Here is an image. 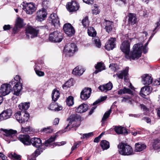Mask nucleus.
<instances>
[{
    "label": "nucleus",
    "mask_w": 160,
    "mask_h": 160,
    "mask_svg": "<svg viewBox=\"0 0 160 160\" xmlns=\"http://www.w3.org/2000/svg\"><path fill=\"white\" fill-rule=\"evenodd\" d=\"M116 41L115 38H110L106 43L105 46V49L108 51L112 50L115 47Z\"/></svg>",
    "instance_id": "obj_20"
},
{
    "label": "nucleus",
    "mask_w": 160,
    "mask_h": 160,
    "mask_svg": "<svg viewBox=\"0 0 160 160\" xmlns=\"http://www.w3.org/2000/svg\"><path fill=\"white\" fill-rule=\"evenodd\" d=\"M23 9L27 14H32L36 10L35 4L33 2L27 3L23 6Z\"/></svg>",
    "instance_id": "obj_11"
},
{
    "label": "nucleus",
    "mask_w": 160,
    "mask_h": 160,
    "mask_svg": "<svg viewBox=\"0 0 160 160\" xmlns=\"http://www.w3.org/2000/svg\"><path fill=\"white\" fill-rule=\"evenodd\" d=\"M113 87L112 83L109 82L108 83L100 86L98 89L102 92H107L108 91L111 90Z\"/></svg>",
    "instance_id": "obj_25"
},
{
    "label": "nucleus",
    "mask_w": 160,
    "mask_h": 160,
    "mask_svg": "<svg viewBox=\"0 0 160 160\" xmlns=\"http://www.w3.org/2000/svg\"><path fill=\"white\" fill-rule=\"evenodd\" d=\"M84 71V69L81 67L77 66L73 69L72 73L76 76H80L82 75Z\"/></svg>",
    "instance_id": "obj_29"
},
{
    "label": "nucleus",
    "mask_w": 160,
    "mask_h": 160,
    "mask_svg": "<svg viewBox=\"0 0 160 160\" xmlns=\"http://www.w3.org/2000/svg\"><path fill=\"white\" fill-rule=\"evenodd\" d=\"M9 156L12 159L20 160L21 159L20 155H18L14 152H11Z\"/></svg>",
    "instance_id": "obj_47"
},
{
    "label": "nucleus",
    "mask_w": 160,
    "mask_h": 160,
    "mask_svg": "<svg viewBox=\"0 0 160 160\" xmlns=\"http://www.w3.org/2000/svg\"><path fill=\"white\" fill-rule=\"evenodd\" d=\"M111 112V109H110L108 111H107L105 113L102 119L101 122H102V125H103L105 123V121L109 116Z\"/></svg>",
    "instance_id": "obj_36"
},
{
    "label": "nucleus",
    "mask_w": 160,
    "mask_h": 160,
    "mask_svg": "<svg viewBox=\"0 0 160 160\" xmlns=\"http://www.w3.org/2000/svg\"><path fill=\"white\" fill-rule=\"evenodd\" d=\"M3 28L4 31L9 30L11 28V26L9 25H5Z\"/></svg>",
    "instance_id": "obj_60"
},
{
    "label": "nucleus",
    "mask_w": 160,
    "mask_h": 160,
    "mask_svg": "<svg viewBox=\"0 0 160 160\" xmlns=\"http://www.w3.org/2000/svg\"><path fill=\"white\" fill-rule=\"evenodd\" d=\"M114 129L115 132L118 134H121L123 132L127 133L125 128L121 126H116Z\"/></svg>",
    "instance_id": "obj_37"
},
{
    "label": "nucleus",
    "mask_w": 160,
    "mask_h": 160,
    "mask_svg": "<svg viewBox=\"0 0 160 160\" xmlns=\"http://www.w3.org/2000/svg\"><path fill=\"white\" fill-rule=\"evenodd\" d=\"M41 153L39 149L36 150L33 153V155L35 154L37 157L38 155L40 154Z\"/></svg>",
    "instance_id": "obj_64"
},
{
    "label": "nucleus",
    "mask_w": 160,
    "mask_h": 160,
    "mask_svg": "<svg viewBox=\"0 0 160 160\" xmlns=\"http://www.w3.org/2000/svg\"><path fill=\"white\" fill-rule=\"evenodd\" d=\"M128 21L130 23L132 24H135L137 22L136 15L134 14L129 13L128 16Z\"/></svg>",
    "instance_id": "obj_39"
},
{
    "label": "nucleus",
    "mask_w": 160,
    "mask_h": 160,
    "mask_svg": "<svg viewBox=\"0 0 160 160\" xmlns=\"http://www.w3.org/2000/svg\"><path fill=\"white\" fill-rule=\"evenodd\" d=\"M107 98V97L106 96L102 97L100 98H99L98 99L95 101L93 103V105H96L101 102H102L104 100H105Z\"/></svg>",
    "instance_id": "obj_48"
},
{
    "label": "nucleus",
    "mask_w": 160,
    "mask_h": 160,
    "mask_svg": "<svg viewBox=\"0 0 160 160\" xmlns=\"http://www.w3.org/2000/svg\"><path fill=\"white\" fill-rule=\"evenodd\" d=\"M22 130L23 133H30L31 131V128L30 127L26 128L22 127Z\"/></svg>",
    "instance_id": "obj_54"
},
{
    "label": "nucleus",
    "mask_w": 160,
    "mask_h": 160,
    "mask_svg": "<svg viewBox=\"0 0 160 160\" xmlns=\"http://www.w3.org/2000/svg\"><path fill=\"white\" fill-rule=\"evenodd\" d=\"M142 44L140 43L135 44L133 47V50L130 53L125 56L126 58L131 60H136L141 57L142 55Z\"/></svg>",
    "instance_id": "obj_1"
},
{
    "label": "nucleus",
    "mask_w": 160,
    "mask_h": 160,
    "mask_svg": "<svg viewBox=\"0 0 160 160\" xmlns=\"http://www.w3.org/2000/svg\"><path fill=\"white\" fill-rule=\"evenodd\" d=\"M66 143V142L65 141H62L61 142H56L53 143V146H60L61 145H63Z\"/></svg>",
    "instance_id": "obj_58"
},
{
    "label": "nucleus",
    "mask_w": 160,
    "mask_h": 160,
    "mask_svg": "<svg viewBox=\"0 0 160 160\" xmlns=\"http://www.w3.org/2000/svg\"><path fill=\"white\" fill-rule=\"evenodd\" d=\"M41 131L42 132L45 133H51L53 132V129L51 127H49L44 128Z\"/></svg>",
    "instance_id": "obj_50"
},
{
    "label": "nucleus",
    "mask_w": 160,
    "mask_h": 160,
    "mask_svg": "<svg viewBox=\"0 0 160 160\" xmlns=\"http://www.w3.org/2000/svg\"><path fill=\"white\" fill-rule=\"evenodd\" d=\"M81 117L77 114H72L68 119V120H69V122L65 129L68 128L70 126L69 128L73 127H78L80 124Z\"/></svg>",
    "instance_id": "obj_3"
},
{
    "label": "nucleus",
    "mask_w": 160,
    "mask_h": 160,
    "mask_svg": "<svg viewBox=\"0 0 160 160\" xmlns=\"http://www.w3.org/2000/svg\"><path fill=\"white\" fill-rule=\"evenodd\" d=\"M72 85V83L71 81V80H69L67 81L63 85V88L67 87H69Z\"/></svg>",
    "instance_id": "obj_55"
},
{
    "label": "nucleus",
    "mask_w": 160,
    "mask_h": 160,
    "mask_svg": "<svg viewBox=\"0 0 160 160\" xmlns=\"http://www.w3.org/2000/svg\"><path fill=\"white\" fill-rule=\"evenodd\" d=\"M152 147L155 150L160 148V141L158 139L155 140L152 144Z\"/></svg>",
    "instance_id": "obj_46"
},
{
    "label": "nucleus",
    "mask_w": 160,
    "mask_h": 160,
    "mask_svg": "<svg viewBox=\"0 0 160 160\" xmlns=\"http://www.w3.org/2000/svg\"><path fill=\"white\" fill-rule=\"evenodd\" d=\"M131 41L125 40L122 42L120 46V49L125 54V56L130 53Z\"/></svg>",
    "instance_id": "obj_12"
},
{
    "label": "nucleus",
    "mask_w": 160,
    "mask_h": 160,
    "mask_svg": "<svg viewBox=\"0 0 160 160\" xmlns=\"http://www.w3.org/2000/svg\"><path fill=\"white\" fill-rule=\"evenodd\" d=\"M16 119L20 123H23L28 121L29 118V115L26 112H22L18 111L14 115Z\"/></svg>",
    "instance_id": "obj_6"
},
{
    "label": "nucleus",
    "mask_w": 160,
    "mask_h": 160,
    "mask_svg": "<svg viewBox=\"0 0 160 160\" xmlns=\"http://www.w3.org/2000/svg\"><path fill=\"white\" fill-rule=\"evenodd\" d=\"M96 69L94 72L95 74H97L98 72L105 69V66L101 62H98L95 67Z\"/></svg>",
    "instance_id": "obj_33"
},
{
    "label": "nucleus",
    "mask_w": 160,
    "mask_h": 160,
    "mask_svg": "<svg viewBox=\"0 0 160 160\" xmlns=\"http://www.w3.org/2000/svg\"><path fill=\"white\" fill-rule=\"evenodd\" d=\"M12 113V111L10 109H8L3 111L0 114V121L10 118Z\"/></svg>",
    "instance_id": "obj_21"
},
{
    "label": "nucleus",
    "mask_w": 160,
    "mask_h": 160,
    "mask_svg": "<svg viewBox=\"0 0 160 160\" xmlns=\"http://www.w3.org/2000/svg\"><path fill=\"white\" fill-rule=\"evenodd\" d=\"M92 42L96 47L99 48L101 46V43L99 39L97 37L92 38Z\"/></svg>",
    "instance_id": "obj_45"
},
{
    "label": "nucleus",
    "mask_w": 160,
    "mask_h": 160,
    "mask_svg": "<svg viewBox=\"0 0 160 160\" xmlns=\"http://www.w3.org/2000/svg\"><path fill=\"white\" fill-rule=\"evenodd\" d=\"M57 137V135L56 134L53 135V136H51L49 139L45 142V145L46 147H51L52 146L51 143L55 140Z\"/></svg>",
    "instance_id": "obj_35"
},
{
    "label": "nucleus",
    "mask_w": 160,
    "mask_h": 160,
    "mask_svg": "<svg viewBox=\"0 0 160 160\" xmlns=\"http://www.w3.org/2000/svg\"><path fill=\"white\" fill-rule=\"evenodd\" d=\"M55 102L51 103L48 108L50 110L55 111H59L61 110L62 109V107L59 106Z\"/></svg>",
    "instance_id": "obj_31"
},
{
    "label": "nucleus",
    "mask_w": 160,
    "mask_h": 160,
    "mask_svg": "<svg viewBox=\"0 0 160 160\" xmlns=\"http://www.w3.org/2000/svg\"><path fill=\"white\" fill-rule=\"evenodd\" d=\"M0 158L3 160H6L7 158V157L2 153L0 152Z\"/></svg>",
    "instance_id": "obj_61"
},
{
    "label": "nucleus",
    "mask_w": 160,
    "mask_h": 160,
    "mask_svg": "<svg viewBox=\"0 0 160 160\" xmlns=\"http://www.w3.org/2000/svg\"><path fill=\"white\" fill-rule=\"evenodd\" d=\"M132 92H133L132 91H131L129 89L126 88L125 87H124L123 88L120 89L118 91V94L119 95L125 93L131 94H132Z\"/></svg>",
    "instance_id": "obj_38"
},
{
    "label": "nucleus",
    "mask_w": 160,
    "mask_h": 160,
    "mask_svg": "<svg viewBox=\"0 0 160 160\" xmlns=\"http://www.w3.org/2000/svg\"><path fill=\"white\" fill-rule=\"evenodd\" d=\"M101 137V135H100L97 137L94 140V142H98Z\"/></svg>",
    "instance_id": "obj_62"
},
{
    "label": "nucleus",
    "mask_w": 160,
    "mask_h": 160,
    "mask_svg": "<svg viewBox=\"0 0 160 160\" xmlns=\"http://www.w3.org/2000/svg\"><path fill=\"white\" fill-rule=\"evenodd\" d=\"M77 50V47L73 43H68L64 47V51L67 52L69 56L73 55V53Z\"/></svg>",
    "instance_id": "obj_10"
},
{
    "label": "nucleus",
    "mask_w": 160,
    "mask_h": 160,
    "mask_svg": "<svg viewBox=\"0 0 160 160\" xmlns=\"http://www.w3.org/2000/svg\"><path fill=\"white\" fill-rule=\"evenodd\" d=\"M18 139L25 145H30V137L28 135H20L18 137Z\"/></svg>",
    "instance_id": "obj_22"
},
{
    "label": "nucleus",
    "mask_w": 160,
    "mask_h": 160,
    "mask_svg": "<svg viewBox=\"0 0 160 160\" xmlns=\"http://www.w3.org/2000/svg\"><path fill=\"white\" fill-rule=\"evenodd\" d=\"M60 97V93L58 90L57 89H54L52 91V99L54 102L57 100Z\"/></svg>",
    "instance_id": "obj_34"
},
{
    "label": "nucleus",
    "mask_w": 160,
    "mask_h": 160,
    "mask_svg": "<svg viewBox=\"0 0 160 160\" xmlns=\"http://www.w3.org/2000/svg\"><path fill=\"white\" fill-rule=\"evenodd\" d=\"M49 40L52 42H60L62 40V36L60 32L55 31L49 34Z\"/></svg>",
    "instance_id": "obj_8"
},
{
    "label": "nucleus",
    "mask_w": 160,
    "mask_h": 160,
    "mask_svg": "<svg viewBox=\"0 0 160 160\" xmlns=\"http://www.w3.org/2000/svg\"><path fill=\"white\" fill-rule=\"evenodd\" d=\"M66 8L69 12L75 11L79 9V6L78 4L75 1L68 2L66 5Z\"/></svg>",
    "instance_id": "obj_15"
},
{
    "label": "nucleus",
    "mask_w": 160,
    "mask_h": 160,
    "mask_svg": "<svg viewBox=\"0 0 160 160\" xmlns=\"http://www.w3.org/2000/svg\"><path fill=\"white\" fill-rule=\"evenodd\" d=\"M151 92L150 87L149 86H145L141 88L140 95L143 98L148 95Z\"/></svg>",
    "instance_id": "obj_27"
},
{
    "label": "nucleus",
    "mask_w": 160,
    "mask_h": 160,
    "mask_svg": "<svg viewBox=\"0 0 160 160\" xmlns=\"http://www.w3.org/2000/svg\"><path fill=\"white\" fill-rule=\"evenodd\" d=\"M12 87L10 84H4L2 85L1 87L0 91L3 96H5L8 94L11 91Z\"/></svg>",
    "instance_id": "obj_19"
},
{
    "label": "nucleus",
    "mask_w": 160,
    "mask_h": 160,
    "mask_svg": "<svg viewBox=\"0 0 160 160\" xmlns=\"http://www.w3.org/2000/svg\"><path fill=\"white\" fill-rule=\"evenodd\" d=\"M48 20L49 22L54 27H58L60 26L59 20L58 16L56 13L51 14L49 17Z\"/></svg>",
    "instance_id": "obj_14"
},
{
    "label": "nucleus",
    "mask_w": 160,
    "mask_h": 160,
    "mask_svg": "<svg viewBox=\"0 0 160 160\" xmlns=\"http://www.w3.org/2000/svg\"><path fill=\"white\" fill-rule=\"evenodd\" d=\"M148 42H147L145 43L144 47L143 48H142V49H143V52L144 53H146L148 52V48L147 47V46L148 45Z\"/></svg>",
    "instance_id": "obj_57"
},
{
    "label": "nucleus",
    "mask_w": 160,
    "mask_h": 160,
    "mask_svg": "<svg viewBox=\"0 0 160 160\" xmlns=\"http://www.w3.org/2000/svg\"><path fill=\"white\" fill-rule=\"evenodd\" d=\"M84 2L89 5H92L94 2V0H83Z\"/></svg>",
    "instance_id": "obj_59"
},
{
    "label": "nucleus",
    "mask_w": 160,
    "mask_h": 160,
    "mask_svg": "<svg viewBox=\"0 0 160 160\" xmlns=\"http://www.w3.org/2000/svg\"><path fill=\"white\" fill-rule=\"evenodd\" d=\"M94 9L92 10L93 14L96 15L98 14L100 11L98 8V6L96 4H95L94 6Z\"/></svg>",
    "instance_id": "obj_53"
},
{
    "label": "nucleus",
    "mask_w": 160,
    "mask_h": 160,
    "mask_svg": "<svg viewBox=\"0 0 160 160\" xmlns=\"http://www.w3.org/2000/svg\"><path fill=\"white\" fill-rule=\"evenodd\" d=\"M67 104L69 106H72L74 104L73 98L72 96H69L66 100Z\"/></svg>",
    "instance_id": "obj_44"
},
{
    "label": "nucleus",
    "mask_w": 160,
    "mask_h": 160,
    "mask_svg": "<svg viewBox=\"0 0 160 160\" xmlns=\"http://www.w3.org/2000/svg\"><path fill=\"white\" fill-rule=\"evenodd\" d=\"M146 148V145L140 142L136 143L135 144V151L136 152L142 151Z\"/></svg>",
    "instance_id": "obj_32"
},
{
    "label": "nucleus",
    "mask_w": 160,
    "mask_h": 160,
    "mask_svg": "<svg viewBox=\"0 0 160 160\" xmlns=\"http://www.w3.org/2000/svg\"><path fill=\"white\" fill-rule=\"evenodd\" d=\"M82 23L84 28H87L89 25V22L88 17H85L82 20Z\"/></svg>",
    "instance_id": "obj_43"
},
{
    "label": "nucleus",
    "mask_w": 160,
    "mask_h": 160,
    "mask_svg": "<svg viewBox=\"0 0 160 160\" xmlns=\"http://www.w3.org/2000/svg\"><path fill=\"white\" fill-rule=\"evenodd\" d=\"M128 67H126L125 69L119 71L117 73L116 75L119 79H122L124 77L125 81H128Z\"/></svg>",
    "instance_id": "obj_18"
},
{
    "label": "nucleus",
    "mask_w": 160,
    "mask_h": 160,
    "mask_svg": "<svg viewBox=\"0 0 160 160\" xmlns=\"http://www.w3.org/2000/svg\"><path fill=\"white\" fill-rule=\"evenodd\" d=\"M30 144L36 148H39L42 146V141L41 140L38 138H34L30 139Z\"/></svg>",
    "instance_id": "obj_26"
},
{
    "label": "nucleus",
    "mask_w": 160,
    "mask_h": 160,
    "mask_svg": "<svg viewBox=\"0 0 160 160\" xmlns=\"http://www.w3.org/2000/svg\"><path fill=\"white\" fill-rule=\"evenodd\" d=\"M117 4L120 6H125L127 4L126 0H117Z\"/></svg>",
    "instance_id": "obj_52"
},
{
    "label": "nucleus",
    "mask_w": 160,
    "mask_h": 160,
    "mask_svg": "<svg viewBox=\"0 0 160 160\" xmlns=\"http://www.w3.org/2000/svg\"><path fill=\"white\" fill-rule=\"evenodd\" d=\"M30 103L29 102L21 103L19 105L18 107L21 110H26L28 109L30 106Z\"/></svg>",
    "instance_id": "obj_41"
},
{
    "label": "nucleus",
    "mask_w": 160,
    "mask_h": 160,
    "mask_svg": "<svg viewBox=\"0 0 160 160\" xmlns=\"http://www.w3.org/2000/svg\"><path fill=\"white\" fill-rule=\"evenodd\" d=\"M81 141H79L77 142H75L74 143L73 146L71 148V152H70V154L72 153V151L76 149L78 147H79V145L81 144Z\"/></svg>",
    "instance_id": "obj_49"
},
{
    "label": "nucleus",
    "mask_w": 160,
    "mask_h": 160,
    "mask_svg": "<svg viewBox=\"0 0 160 160\" xmlns=\"http://www.w3.org/2000/svg\"><path fill=\"white\" fill-rule=\"evenodd\" d=\"M88 108V106L87 104L82 103L76 109V111L78 113H83L86 112Z\"/></svg>",
    "instance_id": "obj_28"
},
{
    "label": "nucleus",
    "mask_w": 160,
    "mask_h": 160,
    "mask_svg": "<svg viewBox=\"0 0 160 160\" xmlns=\"http://www.w3.org/2000/svg\"><path fill=\"white\" fill-rule=\"evenodd\" d=\"M129 95L125 96V97H122V99L121 100L122 102H124L132 104L133 102H138V100L139 99L136 95H134L133 93L132 94H129Z\"/></svg>",
    "instance_id": "obj_9"
},
{
    "label": "nucleus",
    "mask_w": 160,
    "mask_h": 160,
    "mask_svg": "<svg viewBox=\"0 0 160 160\" xmlns=\"http://www.w3.org/2000/svg\"><path fill=\"white\" fill-rule=\"evenodd\" d=\"M142 81L143 84L149 85L152 82L153 78L151 75L146 74L142 76Z\"/></svg>",
    "instance_id": "obj_23"
},
{
    "label": "nucleus",
    "mask_w": 160,
    "mask_h": 160,
    "mask_svg": "<svg viewBox=\"0 0 160 160\" xmlns=\"http://www.w3.org/2000/svg\"><path fill=\"white\" fill-rule=\"evenodd\" d=\"M14 79L17 82L13 87L12 92L14 95L18 96L22 88V85L21 82V78L19 76L17 75L14 77Z\"/></svg>",
    "instance_id": "obj_4"
},
{
    "label": "nucleus",
    "mask_w": 160,
    "mask_h": 160,
    "mask_svg": "<svg viewBox=\"0 0 160 160\" xmlns=\"http://www.w3.org/2000/svg\"><path fill=\"white\" fill-rule=\"evenodd\" d=\"M119 153L123 156H130L133 155L134 152L132 148L126 143H121L118 146Z\"/></svg>",
    "instance_id": "obj_2"
},
{
    "label": "nucleus",
    "mask_w": 160,
    "mask_h": 160,
    "mask_svg": "<svg viewBox=\"0 0 160 160\" xmlns=\"http://www.w3.org/2000/svg\"><path fill=\"white\" fill-rule=\"evenodd\" d=\"M59 122V119L58 118H55L53 121V124L54 125H56L58 124Z\"/></svg>",
    "instance_id": "obj_63"
},
{
    "label": "nucleus",
    "mask_w": 160,
    "mask_h": 160,
    "mask_svg": "<svg viewBox=\"0 0 160 160\" xmlns=\"http://www.w3.org/2000/svg\"><path fill=\"white\" fill-rule=\"evenodd\" d=\"M1 131H3L4 133L3 134V135L8 137L10 140V141H14L17 140L16 135L17 132L16 131L12 129L8 130L3 128H1Z\"/></svg>",
    "instance_id": "obj_5"
},
{
    "label": "nucleus",
    "mask_w": 160,
    "mask_h": 160,
    "mask_svg": "<svg viewBox=\"0 0 160 160\" xmlns=\"http://www.w3.org/2000/svg\"><path fill=\"white\" fill-rule=\"evenodd\" d=\"M39 30L38 28L30 26H28L26 28V34L28 38H32L37 36Z\"/></svg>",
    "instance_id": "obj_7"
},
{
    "label": "nucleus",
    "mask_w": 160,
    "mask_h": 160,
    "mask_svg": "<svg viewBox=\"0 0 160 160\" xmlns=\"http://www.w3.org/2000/svg\"><path fill=\"white\" fill-rule=\"evenodd\" d=\"M63 29L65 33L68 36H72L75 32L73 26L70 23L65 24L63 27Z\"/></svg>",
    "instance_id": "obj_13"
},
{
    "label": "nucleus",
    "mask_w": 160,
    "mask_h": 160,
    "mask_svg": "<svg viewBox=\"0 0 160 160\" xmlns=\"http://www.w3.org/2000/svg\"><path fill=\"white\" fill-rule=\"evenodd\" d=\"M88 35L90 36L95 37L96 36L97 33L94 28L93 27H90L88 29Z\"/></svg>",
    "instance_id": "obj_42"
},
{
    "label": "nucleus",
    "mask_w": 160,
    "mask_h": 160,
    "mask_svg": "<svg viewBox=\"0 0 160 160\" xmlns=\"http://www.w3.org/2000/svg\"><path fill=\"white\" fill-rule=\"evenodd\" d=\"M93 136L92 132H89L88 133H85L82 134V137L81 138V139L84 138H88L91 137Z\"/></svg>",
    "instance_id": "obj_51"
},
{
    "label": "nucleus",
    "mask_w": 160,
    "mask_h": 160,
    "mask_svg": "<svg viewBox=\"0 0 160 160\" xmlns=\"http://www.w3.org/2000/svg\"><path fill=\"white\" fill-rule=\"evenodd\" d=\"M35 72L38 76L39 77L43 76L44 75V73L43 72L37 70L36 68L34 69Z\"/></svg>",
    "instance_id": "obj_56"
},
{
    "label": "nucleus",
    "mask_w": 160,
    "mask_h": 160,
    "mask_svg": "<svg viewBox=\"0 0 160 160\" xmlns=\"http://www.w3.org/2000/svg\"><path fill=\"white\" fill-rule=\"evenodd\" d=\"M100 145L103 150L107 149L110 147L109 142L105 140H102L101 141Z\"/></svg>",
    "instance_id": "obj_40"
},
{
    "label": "nucleus",
    "mask_w": 160,
    "mask_h": 160,
    "mask_svg": "<svg viewBox=\"0 0 160 160\" xmlns=\"http://www.w3.org/2000/svg\"><path fill=\"white\" fill-rule=\"evenodd\" d=\"M23 21L20 18H18L16 21V23L14 27L13 28V31L14 33L18 31L19 28L23 26Z\"/></svg>",
    "instance_id": "obj_24"
},
{
    "label": "nucleus",
    "mask_w": 160,
    "mask_h": 160,
    "mask_svg": "<svg viewBox=\"0 0 160 160\" xmlns=\"http://www.w3.org/2000/svg\"><path fill=\"white\" fill-rule=\"evenodd\" d=\"M92 89L90 88H86L83 90L80 93V98L83 100H86L90 97Z\"/></svg>",
    "instance_id": "obj_17"
},
{
    "label": "nucleus",
    "mask_w": 160,
    "mask_h": 160,
    "mask_svg": "<svg viewBox=\"0 0 160 160\" xmlns=\"http://www.w3.org/2000/svg\"><path fill=\"white\" fill-rule=\"evenodd\" d=\"M47 14L46 10L44 8H42L37 12L36 19L38 21H42L45 19Z\"/></svg>",
    "instance_id": "obj_16"
},
{
    "label": "nucleus",
    "mask_w": 160,
    "mask_h": 160,
    "mask_svg": "<svg viewBox=\"0 0 160 160\" xmlns=\"http://www.w3.org/2000/svg\"><path fill=\"white\" fill-rule=\"evenodd\" d=\"M105 29L106 31L109 33L112 31L113 27V23L112 22L107 20H105Z\"/></svg>",
    "instance_id": "obj_30"
}]
</instances>
